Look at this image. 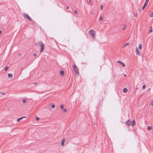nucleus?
<instances>
[{"label":"nucleus","instance_id":"nucleus-14","mask_svg":"<svg viewBox=\"0 0 153 153\" xmlns=\"http://www.w3.org/2000/svg\"><path fill=\"white\" fill-rule=\"evenodd\" d=\"M149 1V0H146V2H145V3H144V4L145 6H147V5L148 3V2Z\"/></svg>","mask_w":153,"mask_h":153},{"label":"nucleus","instance_id":"nucleus-15","mask_svg":"<svg viewBox=\"0 0 153 153\" xmlns=\"http://www.w3.org/2000/svg\"><path fill=\"white\" fill-rule=\"evenodd\" d=\"M142 45L141 44H140L138 46V48L140 49H142Z\"/></svg>","mask_w":153,"mask_h":153},{"label":"nucleus","instance_id":"nucleus-41","mask_svg":"<svg viewBox=\"0 0 153 153\" xmlns=\"http://www.w3.org/2000/svg\"><path fill=\"white\" fill-rule=\"evenodd\" d=\"M126 46H125V45L123 46V48H124L125 47H126Z\"/></svg>","mask_w":153,"mask_h":153},{"label":"nucleus","instance_id":"nucleus-11","mask_svg":"<svg viewBox=\"0 0 153 153\" xmlns=\"http://www.w3.org/2000/svg\"><path fill=\"white\" fill-rule=\"evenodd\" d=\"M60 74L62 76H63L64 75V72L63 71L61 70L60 71Z\"/></svg>","mask_w":153,"mask_h":153},{"label":"nucleus","instance_id":"nucleus-23","mask_svg":"<svg viewBox=\"0 0 153 153\" xmlns=\"http://www.w3.org/2000/svg\"><path fill=\"white\" fill-rule=\"evenodd\" d=\"M146 6H145L144 4V5L142 7V10H144V9H145V7Z\"/></svg>","mask_w":153,"mask_h":153},{"label":"nucleus","instance_id":"nucleus-24","mask_svg":"<svg viewBox=\"0 0 153 153\" xmlns=\"http://www.w3.org/2000/svg\"><path fill=\"white\" fill-rule=\"evenodd\" d=\"M51 107L52 108H55V105H54V104H52V105H51Z\"/></svg>","mask_w":153,"mask_h":153},{"label":"nucleus","instance_id":"nucleus-13","mask_svg":"<svg viewBox=\"0 0 153 153\" xmlns=\"http://www.w3.org/2000/svg\"><path fill=\"white\" fill-rule=\"evenodd\" d=\"M8 76L9 77H11L13 76V75L11 73H9L8 74Z\"/></svg>","mask_w":153,"mask_h":153},{"label":"nucleus","instance_id":"nucleus-26","mask_svg":"<svg viewBox=\"0 0 153 153\" xmlns=\"http://www.w3.org/2000/svg\"><path fill=\"white\" fill-rule=\"evenodd\" d=\"M33 56L34 57H36V56H37V54H36V53H34V54H33Z\"/></svg>","mask_w":153,"mask_h":153},{"label":"nucleus","instance_id":"nucleus-34","mask_svg":"<svg viewBox=\"0 0 153 153\" xmlns=\"http://www.w3.org/2000/svg\"><path fill=\"white\" fill-rule=\"evenodd\" d=\"M151 105H152V106H153V101H152L151 102Z\"/></svg>","mask_w":153,"mask_h":153},{"label":"nucleus","instance_id":"nucleus-32","mask_svg":"<svg viewBox=\"0 0 153 153\" xmlns=\"http://www.w3.org/2000/svg\"><path fill=\"white\" fill-rule=\"evenodd\" d=\"M152 32V29H151L149 31V33H151Z\"/></svg>","mask_w":153,"mask_h":153},{"label":"nucleus","instance_id":"nucleus-22","mask_svg":"<svg viewBox=\"0 0 153 153\" xmlns=\"http://www.w3.org/2000/svg\"><path fill=\"white\" fill-rule=\"evenodd\" d=\"M64 108V106L63 105H61V106H60V108L62 109H63Z\"/></svg>","mask_w":153,"mask_h":153},{"label":"nucleus","instance_id":"nucleus-12","mask_svg":"<svg viewBox=\"0 0 153 153\" xmlns=\"http://www.w3.org/2000/svg\"><path fill=\"white\" fill-rule=\"evenodd\" d=\"M26 117H22L19 119H18L17 120V122H18L20 120L22 119V118H26Z\"/></svg>","mask_w":153,"mask_h":153},{"label":"nucleus","instance_id":"nucleus-9","mask_svg":"<svg viewBox=\"0 0 153 153\" xmlns=\"http://www.w3.org/2000/svg\"><path fill=\"white\" fill-rule=\"evenodd\" d=\"M135 123V121L134 120H133L132 121L131 124L132 126H134Z\"/></svg>","mask_w":153,"mask_h":153},{"label":"nucleus","instance_id":"nucleus-16","mask_svg":"<svg viewBox=\"0 0 153 153\" xmlns=\"http://www.w3.org/2000/svg\"><path fill=\"white\" fill-rule=\"evenodd\" d=\"M102 20H103V19H102V16H100V17L99 18V21H102Z\"/></svg>","mask_w":153,"mask_h":153},{"label":"nucleus","instance_id":"nucleus-10","mask_svg":"<svg viewBox=\"0 0 153 153\" xmlns=\"http://www.w3.org/2000/svg\"><path fill=\"white\" fill-rule=\"evenodd\" d=\"M127 91H128V90H127V88H124L123 90V91L124 93H126L127 92Z\"/></svg>","mask_w":153,"mask_h":153},{"label":"nucleus","instance_id":"nucleus-7","mask_svg":"<svg viewBox=\"0 0 153 153\" xmlns=\"http://www.w3.org/2000/svg\"><path fill=\"white\" fill-rule=\"evenodd\" d=\"M65 142V140L64 139H63L61 143V145L62 146H64V143Z\"/></svg>","mask_w":153,"mask_h":153},{"label":"nucleus","instance_id":"nucleus-5","mask_svg":"<svg viewBox=\"0 0 153 153\" xmlns=\"http://www.w3.org/2000/svg\"><path fill=\"white\" fill-rule=\"evenodd\" d=\"M126 124L128 126L131 125V123L130 119H128V120L126 121Z\"/></svg>","mask_w":153,"mask_h":153},{"label":"nucleus","instance_id":"nucleus-40","mask_svg":"<svg viewBox=\"0 0 153 153\" xmlns=\"http://www.w3.org/2000/svg\"><path fill=\"white\" fill-rule=\"evenodd\" d=\"M150 28L151 29H152V26H151V27H150Z\"/></svg>","mask_w":153,"mask_h":153},{"label":"nucleus","instance_id":"nucleus-29","mask_svg":"<svg viewBox=\"0 0 153 153\" xmlns=\"http://www.w3.org/2000/svg\"><path fill=\"white\" fill-rule=\"evenodd\" d=\"M0 94L3 95H5V93H3L2 92H0Z\"/></svg>","mask_w":153,"mask_h":153},{"label":"nucleus","instance_id":"nucleus-27","mask_svg":"<svg viewBox=\"0 0 153 153\" xmlns=\"http://www.w3.org/2000/svg\"><path fill=\"white\" fill-rule=\"evenodd\" d=\"M103 6L102 5H101V6H100V9L101 10H102L103 9Z\"/></svg>","mask_w":153,"mask_h":153},{"label":"nucleus","instance_id":"nucleus-6","mask_svg":"<svg viewBox=\"0 0 153 153\" xmlns=\"http://www.w3.org/2000/svg\"><path fill=\"white\" fill-rule=\"evenodd\" d=\"M117 63H118L120 64L123 67H125V64H124L123 62H121L120 61H117Z\"/></svg>","mask_w":153,"mask_h":153},{"label":"nucleus","instance_id":"nucleus-25","mask_svg":"<svg viewBox=\"0 0 153 153\" xmlns=\"http://www.w3.org/2000/svg\"><path fill=\"white\" fill-rule=\"evenodd\" d=\"M35 119L37 120H39V118L38 117H36L35 118Z\"/></svg>","mask_w":153,"mask_h":153},{"label":"nucleus","instance_id":"nucleus-8","mask_svg":"<svg viewBox=\"0 0 153 153\" xmlns=\"http://www.w3.org/2000/svg\"><path fill=\"white\" fill-rule=\"evenodd\" d=\"M135 52L137 54L139 55H140V51L138 50V48H136Z\"/></svg>","mask_w":153,"mask_h":153},{"label":"nucleus","instance_id":"nucleus-4","mask_svg":"<svg viewBox=\"0 0 153 153\" xmlns=\"http://www.w3.org/2000/svg\"><path fill=\"white\" fill-rule=\"evenodd\" d=\"M94 31L93 30H89V34L91 35L92 36L94 37L95 35L94 33Z\"/></svg>","mask_w":153,"mask_h":153},{"label":"nucleus","instance_id":"nucleus-17","mask_svg":"<svg viewBox=\"0 0 153 153\" xmlns=\"http://www.w3.org/2000/svg\"><path fill=\"white\" fill-rule=\"evenodd\" d=\"M152 128V126H148V129L149 130H151Z\"/></svg>","mask_w":153,"mask_h":153},{"label":"nucleus","instance_id":"nucleus-33","mask_svg":"<svg viewBox=\"0 0 153 153\" xmlns=\"http://www.w3.org/2000/svg\"><path fill=\"white\" fill-rule=\"evenodd\" d=\"M74 13L75 14H76L77 13L76 10H75L74 11Z\"/></svg>","mask_w":153,"mask_h":153},{"label":"nucleus","instance_id":"nucleus-31","mask_svg":"<svg viewBox=\"0 0 153 153\" xmlns=\"http://www.w3.org/2000/svg\"><path fill=\"white\" fill-rule=\"evenodd\" d=\"M137 16V13H135L134 14V16L135 17H136Z\"/></svg>","mask_w":153,"mask_h":153},{"label":"nucleus","instance_id":"nucleus-18","mask_svg":"<svg viewBox=\"0 0 153 153\" xmlns=\"http://www.w3.org/2000/svg\"><path fill=\"white\" fill-rule=\"evenodd\" d=\"M149 16L150 17H153V12H152L151 14H149Z\"/></svg>","mask_w":153,"mask_h":153},{"label":"nucleus","instance_id":"nucleus-30","mask_svg":"<svg viewBox=\"0 0 153 153\" xmlns=\"http://www.w3.org/2000/svg\"><path fill=\"white\" fill-rule=\"evenodd\" d=\"M129 45V43H127L125 45V46H127V45Z\"/></svg>","mask_w":153,"mask_h":153},{"label":"nucleus","instance_id":"nucleus-20","mask_svg":"<svg viewBox=\"0 0 153 153\" xmlns=\"http://www.w3.org/2000/svg\"><path fill=\"white\" fill-rule=\"evenodd\" d=\"M126 28V25H124L122 27V29L124 30V29H125Z\"/></svg>","mask_w":153,"mask_h":153},{"label":"nucleus","instance_id":"nucleus-28","mask_svg":"<svg viewBox=\"0 0 153 153\" xmlns=\"http://www.w3.org/2000/svg\"><path fill=\"white\" fill-rule=\"evenodd\" d=\"M145 87H146V86L145 85H143V87H142V88L143 89H144L145 88Z\"/></svg>","mask_w":153,"mask_h":153},{"label":"nucleus","instance_id":"nucleus-42","mask_svg":"<svg viewBox=\"0 0 153 153\" xmlns=\"http://www.w3.org/2000/svg\"><path fill=\"white\" fill-rule=\"evenodd\" d=\"M150 88H149V90H150Z\"/></svg>","mask_w":153,"mask_h":153},{"label":"nucleus","instance_id":"nucleus-21","mask_svg":"<svg viewBox=\"0 0 153 153\" xmlns=\"http://www.w3.org/2000/svg\"><path fill=\"white\" fill-rule=\"evenodd\" d=\"M26 100L25 99H24L22 100V102L23 103H25L26 102Z\"/></svg>","mask_w":153,"mask_h":153},{"label":"nucleus","instance_id":"nucleus-37","mask_svg":"<svg viewBox=\"0 0 153 153\" xmlns=\"http://www.w3.org/2000/svg\"><path fill=\"white\" fill-rule=\"evenodd\" d=\"M123 75H124L125 77L126 76V74H123Z\"/></svg>","mask_w":153,"mask_h":153},{"label":"nucleus","instance_id":"nucleus-2","mask_svg":"<svg viewBox=\"0 0 153 153\" xmlns=\"http://www.w3.org/2000/svg\"><path fill=\"white\" fill-rule=\"evenodd\" d=\"M24 17L25 18L28 19L29 21H31L32 19L27 14L24 13Z\"/></svg>","mask_w":153,"mask_h":153},{"label":"nucleus","instance_id":"nucleus-19","mask_svg":"<svg viewBox=\"0 0 153 153\" xmlns=\"http://www.w3.org/2000/svg\"><path fill=\"white\" fill-rule=\"evenodd\" d=\"M8 67H7V66L5 67L4 68V71H7L8 70Z\"/></svg>","mask_w":153,"mask_h":153},{"label":"nucleus","instance_id":"nucleus-1","mask_svg":"<svg viewBox=\"0 0 153 153\" xmlns=\"http://www.w3.org/2000/svg\"><path fill=\"white\" fill-rule=\"evenodd\" d=\"M39 45L41 47V48L40 50L41 53L42 52L45 48V46L44 44L42 43V41H40L39 42Z\"/></svg>","mask_w":153,"mask_h":153},{"label":"nucleus","instance_id":"nucleus-38","mask_svg":"<svg viewBox=\"0 0 153 153\" xmlns=\"http://www.w3.org/2000/svg\"><path fill=\"white\" fill-rule=\"evenodd\" d=\"M69 8V7L68 6V7H67V9H68Z\"/></svg>","mask_w":153,"mask_h":153},{"label":"nucleus","instance_id":"nucleus-35","mask_svg":"<svg viewBox=\"0 0 153 153\" xmlns=\"http://www.w3.org/2000/svg\"><path fill=\"white\" fill-rule=\"evenodd\" d=\"M63 111L65 112H66L67 111V110L66 109H63Z\"/></svg>","mask_w":153,"mask_h":153},{"label":"nucleus","instance_id":"nucleus-43","mask_svg":"<svg viewBox=\"0 0 153 153\" xmlns=\"http://www.w3.org/2000/svg\"><path fill=\"white\" fill-rule=\"evenodd\" d=\"M36 84V82H35V84Z\"/></svg>","mask_w":153,"mask_h":153},{"label":"nucleus","instance_id":"nucleus-39","mask_svg":"<svg viewBox=\"0 0 153 153\" xmlns=\"http://www.w3.org/2000/svg\"><path fill=\"white\" fill-rule=\"evenodd\" d=\"M1 32H2L1 30H0V34L1 33Z\"/></svg>","mask_w":153,"mask_h":153},{"label":"nucleus","instance_id":"nucleus-36","mask_svg":"<svg viewBox=\"0 0 153 153\" xmlns=\"http://www.w3.org/2000/svg\"><path fill=\"white\" fill-rule=\"evenodd\" d=\"M91 0H89V1H88V2H89V3H90V2H91Z\"/></svg>","mask_w":153,"mask_h":153},{"label":"nucleus","instance_id":"nucleus-3","mask_svg":"<svg viewBox=\"0 0 153 153\" xmlns=\"http://www.w3.org/2000/svg\"><path fill=\"white\" fill-rule=\"evenodd\" d=\"M74 68L75 72L77 74H79V72L78 70V68L77 67L76 65H75L74 66Z\"/></svg>","mask_w":153,"mask_h":153}]
</instances>
